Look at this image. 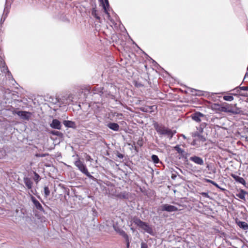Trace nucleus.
Segmentation results:
<instances>
[{
    "mask_svg": "<svg viewBox=\"0 0 248 248\" xmlns=\"http://www.w3.org/2000/svg\"><path fill=\"white\" fill-rule=\"evenodd\" d=\"M126 242V248H129L130 247V242H129V236L127 237V238H124Z\"/></svg>",
    "mask_w": 248,
    "mask_h": 248,
    "instance_id": "31",
    "label": "nucleus"
},
{
    "mask_svg": "<svg viewBox=\"0 0 248 248\" xmlns=\"http://www.w3.org/2000/svg\"><path fill=\"white\" fill-rule=\"evenodd\" d=\"M50 190L48 186L44 187V196L46 198H47L50 195Z\"/></svg>",
    "mask_w": 248,
    "mask_h": 248,
    "instance_id": "24",
    "label": "nucleus"
},
{
    "mask_svg": "<svg viewBox=\"0 0 248 248\" xmlns=\"http://www.w3.org/2000/svg\"><path fill=\"white\" fill-rule=\"evenodd\" d=\"M204 126V124H201V125L199 127V132H202V129Z\"/></svg>",
    "mask_w": 248,
    "mask_h": 248,
    "instance_id": "35",
    "label": "nucleus"
},
{
    "mask_svg": "<svg viewBox=\"0 0 248 248\" xmlns=\"http://www.w3.org/2000/svg\"><path fill=\"white\" fill-rule=\"evenodd\" d=\"M75 165L83 174L90 178H93V176L90 173L86 165L80 159H78L74 163Z\"/></svg>",
    "mask_w": 248,
    "mask_h": 248,
    "instance_id": "4",
    "label": "nucleus"
},
{
    "mask_svg": "<svg viewBox=\"0 0 248 248\" xmlns=\"http://www.w3.org/2000/svg\"><path fill=\"white\" fill-rule=\"evenodd\" d=\"M204 117V115L200 112H196L191 115L192 119L197 122H200Z\"/></svg>",
    "mask_w": 248,
    "mask_h": 248,
    "instance_id": "10",
    "label": "nucleus"
},
{
    "mask_svg": "<svg viewBox=\"0 0 248 248\" xmlns=\"http://www.w3.org/2000/svg\"><path fill=\"white\" fill-rule=\"evenodd\" d=\"M148 108L149 110H154V112L155 111V109H157V106L156 105L148 106Z\"/></svg>",
    "mask_w": 248,
    "mask_h": 248,
    "instance_id": "32",
    "label": "nucleus"
},
{
    "mask_svg": "<svg viewBox=\"0 0 248 248\" xmlns=\"http://www.w3.org/2000/svg\"><path fill=\"white\" fill-rule=\"evenodd\" d=\"M132 220L133 223L136 225L137 226L150 234H153V229L147 223L143 222L140 219L136 217H134Z\"/></svg>",
    "mask_w": 248,
    "mask_h": 248,
    "instance_id": "3",
    "label": "nucleus"
},
{
    "mask_svg": "<svg viewBox=\"0 0 248 248\" xmlns=\"http://www.w3.org/2000/svg\"><path fill=\"white\" fill-rule=\"evenodd\" d=\"M51 134L53 135H56L59 137H61L62 136V133L60 131H52L51 132Z\"/></svg>",
    "mask_w": 248,
    "mask_h": 248,
    "instance_id": "29",
    "label": "nucleus"
},
{
    "mask_svg": "<svg viewBox=\"0 0 248 248\" xmlns=\"http://www.w3.org/2000/svg\"><path fill=\"white\" fill-rule=\"evenodd\" d=\"M115 231L120 235H121L124 239L127 238L128 236L127 234L123 230L118 228L115 229Z\"/></svg>",
    "mask_w": 248,
    "mask_h": 248,
    "instance_id": "18",
    "label": "nucleus"
},
{
    "mask_svg": "<svg viewBox=\"0 0 248 248\" xmlns=\"http://www.w3.org/2000/svg\"><path fill=\"white\" fill-rule=\"evenodd\" d=\"M24 182L28 189H30L32 188L33 183L29 178L25 177Z\"/></svg>",
    "mask_w": 248,
    "mask_h": 248,
    "instance_id": "13",
    "label": "nucleus"
},
{
    "mask_svg": "<svg viewBox=\"0 0 248 248\" xmlns=\"http://www.w3.org/2000/svg\"><path fill=\"white\" fill-rule=\"evenodd\" d=\"M247 192L246 191H245L244 190L241 189L240 191H238V192L236 194V196L239 198L245 201V196Z\"/></svg>",
    "mask_w": 248,
    "mask_h": 248,
    "instance_id": "15",
    "label": "nucleus"
},
{
    "mask_svg": "<svg viewBox=\"0 0 248 248\" xmlns=\"http://www.w3.org/2000/svg\"><path fill=\"white\" fill-rule=\"evenodd\" d=\"M105 1L106 4H103V8L104 10V12L106 14H108V10L107 8V7L109 6L108 1V0H105Z\"/></svg>",
    "mask_w": 248,
    "mask_h": 248,
    "instance_id": "27",
    "label": "nucleus"
},
{
    "mask_svg": "<svg viewBox=\"0 0 248 248\" xmlns=\"http://www.w3.org/2000/svg\"><path fill=\"white\" fill-rule=\"evenodd\" d=\"M239 89L243 91H248V87L242 86L236 88L234 90H236V92L238 93H240L239 92Z\"/></svg>",
    "mask_w": 248,
    "mask_h": 248,
    "instance_id": "28",
    "label": "nucleus"
},
{
    "mask_svg": "<svg viewBox=\"0 0 248 248\" xmlns=\"http://www.w3.org/2000/svg\"><path fill=\"white\" fill-rule=\"evenodd\" d=\"M13 114H16L24 120H29L32 115V113L26 111H14Z\"/></svg>",
    "mask_w": 248,
    "mask_h": 248,
    "instance_id": "5",
    "label": "nucleus"
},
{
    "mask_svg": "<svg viewBox=\"0 0 248 248\" xmlns=\"http://www.w3.org/2000/svg\"><path fill=\"white\" fill-rule=\"evenodd\" d=\"M63 124L67 127L75 128L76 124L74 122L68 120H65L63 122Z\"/></svg>",
    "mask_w": 248,
    "mask_h": 248,
    "instance_id": "14",
    "label": "nucleus"
},
{
    "mask_svg": "<svg viewBox=\"0 0 248 248\" xmlns=\"http://www.w3.org/2000/svg\"><path fill=\"white\" fill-rule=\"evenodd\" d=\"M247 76H248V73H246V74H245V78L247 77Z\"/></svg>",
    "mask_w": 248,
    "mask_h": 248,
    "instance_id": "40",
    "label": "nucleus"
},
{
    "mask_svg": "<svg viewBox=\"0 0 248 248\" xmlns=\"http://www.w3.org/2000/svg\"><path fill=\"white\" fill-rule=\"evenodd\" d=\"M174 204H177L178 205V206H179V207H184V206L183 205H182L181 204H179V203H177V202H173Z\"/></svg>",
    "mask_w": 248,
    "mask_h": 248,
    "instance_id": "38",
    "label": "nucleus"
},
{
    "mask_svg": "<svg viewBox=\"0 0 248 248\" xmlns=\"http://www.w3.org/2000/svg\"><path fill=\"white\" fill-rule=\"evenodd\" d=\"M148 108V106L142 107L140 108V110L142 112H149L150 113L154 112V110H149Z\"/></svg>",
    "mask_w": 248,
    "mask_h": 248,
    "instance_id": "21",
    "label": "nucleus"
},
{
    "mask_svg": "<svg viewBox=\"0 0 248 248\" xmlns=\"http://www.w3.org/2000/svg\"><path fill=\"white\" fill-rule=\"evenodd\" d=\"M92 15L93 16H94L96 19L100 20V17L98 16L97 14V10L95 8H93L92 11Z\"/></svg>",
    "mask_w": 248,
    "mask_h": 248,
    "instance_id": "20",
    "label": "nucleus"
},
{
    "mask_svg": "<svg viewBox=\"0 0 248 248\" xmlns=\"http://www.w3.org/2000/svg\"><path fill=\"white\" fill-rule=\"evenodd\" d=\"M173 148L178 153L181 155H183L184 153V150L180 148V146L178 145L174 146Z\"/></svg>",
    "mask_w": 248,
    "mask_h": 248,
    "instance_id": "22",
    "label": "nucleus"
},
{
    "mask_svg": "<svg viewBox=\"0 0 248 248\" xmlns=\"http://www.w3.org/2000/svg\"><path fill=\"white\" fill-rule=\"evenodd\" d=\"M223 98L224 100L230 102L233 100V96L230 95H225L223 96Z\"/></svg>",
    "mask_w": 248,
    "mask_h": 248,
    "instance_id": "23",
    "label": "nucleus"
},
{
    "mask_svg": "<svg viewBox=\"0 0 248 248\" xmlns=\"http://www.w3.org/2000/svg\"><path fill=\"white\" fill-rule=\"evenodd\" d=\"M5 63L4 62H3V59L2 57L0 56V66L1 67V71H3L5 72V70L8 72H9L8 68L7 66H5Z\"/></svg>",
    "mask_w": 248,
    "mask_h": 248,
    "instance_id": "19",
    "label": "nucleus"
},
{
    "mask_svg": "<svg viewBox=\"0 0 248 248\" xmlns=\"http://www.w3.org/2000/svg\"><path fill=\"white\" fill-rule=\"evenodd\" d=\"M154 126L159 135L167 136L170 139L172 138L174 135V133L171 129L162 124H159L156 122L154 124Z\"/></svg>",
    "mask_w": 248,
    "mask_h": 248,
    "instance_id": "2",
    "label": "nucleus"
},
{
    "mask_svg": "<svg viewBox=\"0 0 248 248\" xmlns=\"http://www.w3.org/2000/svg\"><path fill=\"white\" fill-rule=\"evenodd\" d=\"M161 210L162 211H167L169 212H171L174 211H177L181 210L182 209H178L177 207L174 205H171L168 204H163L161 206Z\"/></svg>",
    "mask_w": 248,
    "mask_h": 248,
    "instance_id": "7",
    "label": "nucleus"
},
{
    "mask_svg": "<svg viewBox=\"0 0 248 248\" xmlns=\"http://www.w3.org/2000/svg\"><path fill=\"white\" fill-rule=\"evenodd\" d=\"M236 224L241 228L244 230L248 229V224L244 221H236Z\"/></svg>",
    "mask_w": 248,
    "mask_h": 248,
    "instance_id": "16",
    "label": "nucleus"
},
{
    "mask_svg": "<svg viewBox=\"0 0 248 248\" xmlns=\"http://www.w3.org/2000/svg\"><path fill=\"white\" fill-rule=\"evenodd\" d=\"M46 156V155L45 154H36L35 155V156L36 157H45Z\"/></svg>",
    "mask_w": 248,
    "mask_h": 248,
    "instance_id": "37",
    "label": "nucleus"
},
{
    "mask_svg": "<svg viewBox=\"0 0 248 248\" xmlns=\"http://www.w3.org/2000/svg\"><path fill=\"white\" fill-rule=\"evenodd\" d=\"M117 156L120 158H123L124 157V155L119 152L117 153Z\"/></svg>",
    "mask_w": 248,
    "mask_h": 248,
    "instance_id": "36",
    "label": "nucleus"
},
{
    "mask_svg": "<svg viewBox=\"0 0 248 248\" xmlns=\"http://www.w3.org/2000/svg\"><path fill=\"white\" fill-rule=\"evenodd\" d=\"M132 147L136 152H139V149H138V147L135 145V142H133V144L132 145Z\"/></svg>",
    "mask_w": 248,
    "mask_h": 248,
    "instance_id": "34",
    "label": "nucleus"
},
{
    "mask_svg": "<svg viewBox=\"0 0 248 248\" xmlns=\"http://www.w3.org/2000/svg\"><path fill=\"white\" fill-rule=\"evenodd\" d=\"M189 160L194 162L196 164L199 165H203L204 164V161L203 159L201 157H199L198 156L194 155L193 156H191L189 158Z\"/></svg>",
    "mask_w": 248,
    "mask_h": 248,
    "instance_id": "9",
    "label": "nucleus"
},
{
    "mask_svg": "<svg viewBox=\"0 0 248 248\" xmlns=\"http://www.w3.org/2000/svg\"><path fill=\"white\" fill-rule=\"evenodd\" d=\"M218 111L231 113L232 114H239L242 113L241 108L237 107V104H229L224 103L220 105H218Z\"/></svg>",
    "mask_w": 248,
    "mask_h": 248,
    "instance_id": "1",
    "label": "nucleus"
},
{
    "mask_svg": "<svg viewBox=\"0 0 248 248\" xmlns=\"http://www.w3.org/2000/svg\"><path fill=\"white\" fill-rule=\"evenodd\" d=\"M211 183H212V184H213L215 186H217V184L216 183H214V182H211Z\"/></svg>",
    "mask_w": 248,
    "mask_h": 248,
    "instance_id": "39",
    "label": "nucleus"
},
{
    "mask_svg": "<svg viewBox=\"0 0 248 248\" xmlns=\"http://www.w3.org/2000/svg\"><path fill=\"white\" fill-rule=\"evenodd\" d=\"M31 201L33 202L34 206L35 207L36 209L37 210H38L40 212H45V210H44L43 206H42L41 203L39 202L34 197L31 196Z\"/></svg>",
    "mask_w": 248,
    "mask_h": 248,
    "instance_id": "8",
    "label": "nucleus"
},
{
    "mask_svg": "<svg viewBox=\"0 0 248 248\" xmlns=\"http://www.w3.org/2000/svg\"><path fill=\"white\" fill-rule=\"evenodd\" d=\"M151 158L152 161L155 164L158 163L159 162V158L157 155H153L151 156Z\"/></svg>",
    "mask_w": 248,
    "mask_h": 248,
    "instance_id": "25",
    "label": "nucleus"
},
{
    "mask_svg": "<svg viewBox=\"0 0 248 248\" xmlns=\"http://www.w3.org/2000/svg\"><path fill=\"white\" fill-rule=\"evenodd\" d=\"M141 248H148V245L145 242H141Z\"/></svg>",
    "mask_w": 248,
    "mask_h": 248,
    "instance_id": "33",
    "label": "nucleus"
},
{
    "mask_svg": "<svg viewBox=\"0 0 248 248\" xmlns=\"http://www.w3.org/2000/svg\"><path fill=\"white\" fill-rule=\"evenodd\" d=\"M33 180L35 181L36 184H37L38 182L41 180L40 176L36 172H34Z\"/></svg>",
    "mask_w": 248,
    "mask_h": 248,
    "instance_id": "26",
    "label": "nucleus"
},
{
    "mask_svg": "<svg viewBox=\"0 0 248 248\" xmlns=\"http://www.w3.org/2000/svg\"><path fill=\"white\" fill-rule=\"evenodd\" d=\"M232 176L236 182L243 185L245 184V180L242 177H239V176L235 174H232Z\"/></svg>",
    "mask_w": 248,
    "mask_h": 248,
    "instance_id": "17",
    "label": "nucleus"
},
{
    "mask_svg": "<svg viewBox=\"0 0 248 248\" xmlns=\"http://www.w3.org/2000/svg\"><path fill=\"white\" fill-rule=\"evenodd\" d=\"M192 136L194 138V139L191 144L193 145L200 144V143H198V142H203L205 141V139L197 132L193 133Z\"/></svg>",
    "mask_w": 248,
    "mask_h": 248,
    "instance_id": "6",
    "label": "nucleus"
},
{
    "mask_svg": "<svg viewBox=\"0 0 248 248\" xmlns=\"http://www.w3.org/2000/svg\"><path fill=\"white\" fill-rule=\"evenodd\" d=\"M50 126L52 128L60 130L62 128V124L61 122L57 119H53Z\"/></svg>",
    "mask_w": 248,
    "mask_h": 248,
    "instance_id": "11",
    "label": "nucleus"
},
{
    "mask_svg": "<svg viewBox=\"0 0 248 248\" xmlns=\"http://www.w3.org/2000/svg\"><path fill=\"white\" fill-rule=\"evenodd\" d=\"M137 144L139 146V147H141L143 146V139L142 138H140L137 141Z\"/></svg>",
    "mask_w": 248,
    "mask_h": 248,
    "instance_id": "30",
    "label": "nucleus"
},
{
    "mask_svg": "<svg viewBox=\"0 0 248 248\" xmlns=\"http://www.w3.org/2000/svg\"><path fill=\"white\" fill-rule=\"evenodd\" d=\"M107 126L111 130L118 131L119 130L120 126L119 124L115 123H110L107 124Z\"/></svg>",
    "mask_w": 248,
    "mask_h": 248,
    "instance_id": "12",
    "label": "nucleus"
}]
</instances>
